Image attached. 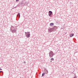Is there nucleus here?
<instances>
[{
  "mask_svg": "<svg viewBox=\"0 0 78 78\" xmlns=\"http://www.w3.org/2000/svg\"><path fill=\"white\" fill-rule=\"evenodd\" d=\"M25 35L26 37H27V38L30 37V32H25Z\"/></svg>",
  "mask_w": 78,
  "mask_h": 78,
  "instance_id": "f257e3e1",
  "label": "nucleus"
},
{
  "mask_svg": "<svg viewBox=\"0 0 78 78\" xmlns=\"http://www.w3.org/2000/svg\"><path fill=\"white\" fill-rule=\"evenodd\" d=\"M49 57H50V58H53V56L54 55V53H53V51H50L49 53Z\"/></svg>",
  "mask_w": 78,
  "mask_h": 78,
  "instance_id": "f03ea898",
  "label": "nucleus"
},
{
  "mask_svg": "<svg viewBox=\"0 0 78 78\" xmlns=\"http://www.w3.org/2000/svg\"><path fill=\"white\" fill-rule=\"evenodd\" d=\"M55 28L57 29L58 28V27H57L56 26H54V27L53 28L50 29L49 30V31L50 32V33H51V32H52V31H53V30H54Z\"/></svg>",
  "mask_w": 78,
  "mask_h": 78,
  "instance_id": "7ed1b4c3",
  "label": "nucleus"
},
{
  "mask_svg": "<svg viewBox=\"0 0 78 78\" xmlns=\"http://www.w3.org/2000/svg\"><path fill=\"white\" fill-rule=\"evenodd\" d=\"M12 33H13V34H14V33H17V30H16V29H13L12 30H11Z\"/></svg>",
  "mask_w": 78,
  "mask_h": 78,
  "instance_id": "20e7f679",
  "label": "nucleus"
},
{
  "mask_svg": "<svg viewBox=\"0 0 78 78\" xmlns=\"http://www.w3.org/2000/svg\"><path fill=\"white\" fill-rule=\"evenodd\" d=\"M53 14V12L51 11H49L48 12V15L50 17H51V16Z\"/></svg>",
  "mask_w": 78,
  "mask_h": 78,
  "instance_id": "39448f33",
  "label": "nucleus"
},
{
  "mask_svg": "<svg viewBox=\"0 0 78 78\" xmlns=\"http://www.w3.org/2000/svg\"><path fill=\"white\" fill-rule=\"evenodd\" d=\"M17 17H18L19 19L20 18V13H18V14L17 15Z\"/></svg>",
  "mask_w": 78,
  "mask_h": 78,
  "instance_id": "423d86ee",
  "label": "nucleus"
},
{
  "mask_svg": "<svg viewBox=\"0 0 78 78\" xmlns=\"http://www.w3.org/2000/svg\"><path fill=\"white\" fill-rule=\"evenodd\" d=\"M44 72L46 73V74H47V73H48V70H47V69H45L44 71Z\"/></svg>",
  "mask_w": 78,
  "mask_h": 78,
  "instance_id": "0eeeda50",
  "label": "nucleus"
},
{
  "mask_svg": "<svg viewBox=\"0 0 78 78\" xmlns=\"http://www.w3.org/2000/svg\"><path fill=\"white\" fill-rule=\"evenodd\" d=\"M74 35V34H70V37H72Z\"/></svg>",
  "mask_w": 78,
  "mask_h": 78,
  "instance_id": "6e6552de",
  "label": "nucleus"
},
{
  "mask_svg": "<svg viewBox=\"0 0 78 78\" xmlns=\"http://www.w3.org/2000/svg\"><path fill=\"white\" fill-rule=\"evenodd\" d=\"M52 25H54V23H50V26H52Z\"/></svg>",
  "mask_w": 78,
  "mask_h": 78,
  "instance_id": "1a4fd4ad",
  "label": "nucleus"
},
{
  "mask_svg": "<svg viewBox=\"0 0 78 78\" xmlns=\"http://www.w3.org/2000/svg\"><path fill=\"white\" fill-rule=\"evenodd\" d=\"M45 73H44L42 74V76H44V75H45Z\"/></svg>",
  "mask_w": 78,
  "mask_h": 78,
  "instance_id": "9d476101",
  "label": "nucleus"
},
{
  "mask_svg": "<svg viewBox=\"0 0 78 78\" xmlns=\"http://www.w3.org/2000/svg\"><path fill=\"white\" fill-rule=\"evenodd\" d=\"M51 61H53L54 60V58H52L51 59Z\"/></svg>",
  "mask_w": 78,
  "mask_h": 78,
  "instance_id": "9b49d317",
  "label": "nucleus"
},
{
  "mask_svg": "<svg viewBox=\"0 0 78 78\" xmlns=\"http://www.w3.org/2000/svg\"><path fill=\"white\" fill-rule=\"evenodd\" d=\"M11 28H12V27H11L10 28V31H11V30H12V29Z\"/></svg>",
  "mask_w": 78,
  "mask_h": 78,
  "instance_id": "f8f14e48",
  "label": "nucleus"
},
{
  "mask_svg": "<svg viewBox=\"0 0 78 78\" xmlns=\"http://www.w3.org/2000/svg\"><path fill=\"white\" fill-rule=\"evenodd\" d=\"M19 0H16V2H19Z\"/></svg>",
  "mask_w": 78,
  "mask_h": 78,
  "instance_id": "ddd939ff",
  "label": "nucleus"
},
{
  "mask_svg": "<svg viewBox=\"0 0 78 78\" xmlns=\"http://www.w3.org/2000/svg\"><path fill=\"white\" fill-rule=\"evenodd\" d=\"M1 72H2V73H3V71H0V73H1Z\"/></svg>",
  "mask_w": 78,
  "mask_h": 78,
  "instance_id": "4468645a",
  "label": "nucleus"
},
{
  "mask_svg": "<svg viewBox=\"0 0 78 78\" xmlns=\"http://www.w3.org/2000/svg\"><path fill=\"white\" fill-rule=\"evenodd\" d=\"M2 70V69H0V70Z\"/></svg>",
  "mask_w": 78,
  "mask_h": 78,
  "instance_id": "2eb2a0df",
  "label": "nucleus"
},
{
  "mask_svg": "<svg viewBox=\"0 0 78 78\" xmlns=\"http://www.w3.org/2000/svg\"><path fill=\"white\" fill-rule=\"evenodd\" d=\"M24 63H26V62H24Z\"/></svg>",
  "mask_w": 78,
  "mask_h": 78,
  "instance_id": "dca6fc26",
  "label": "nucleus"
},
{
  "mask_svg": "<svg viewBox=\"0 0 78 78\" xmlns=\"http://www.w3.org/2000/svg\"><path fill=\"white\" fill-rule=\"evenodd\" d=\"M73 78H76L75 77H73Z\"/></svg>",
  "mask_w": 78,
  "mask_h": 78,
  "instance_id": "f3484780",
  "label": "nucleus"
},
{
  "mask_svg": "<svg viewBox=\"0 0 78 78\" xmlns=\"http://www.w3.org/2000/svg\"><path fill=\"white\" fill-rule=\"evenodd\" d=\"M21 4H22V3H21Z\"/></svg>",
  "mask_w": 78,
  "mask_h": 78,
  "instance_id": "a211bd4d",
  "label": "nucleus"
}]
</instances>
